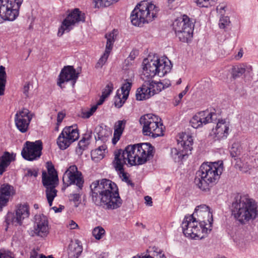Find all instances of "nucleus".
<instances>
[{"mask_svg":"<svg viewBox=\"0 0 258 258\" xmlns=\"http://www.w3.org/2000/svg\"><path fill=\"white\" fill-rule=\"evenodd\" d=\"M152 150V147L148 143L130 145L126 146L124 150H115L113 164L121 180L134 187V184L129 179L127 173L124 171V165L126 164V162L131 166L145 163L153 156Z\"/></svg>","mask_w":258,"mask_h":258,"instance_id":"f257e3e1","label":"nucleus"},{"mask_svg":"<svg viewBox=\"0 0 258 258\" xmlns=\"http://www.w3.org/2000/svg\"><path fill=\"white\" fill-rule=\"evenodd\" d=\"M90 195L93 203L97 206L106 210H114L122 205L118 188L115 183L109 179L95 180L90 186Z\"/></svg>","mask_w":258,"mask_h":258,"instance_id":"f03ea898","label":"nucleus"},{"mask_svg":"<svg viewBox=\"0 0 258 258\" xmlns=\"http://www.w3.org/2000/svg\"><path fill=\"white\" fill-rule=\"evenodd\" d=\"M211 122H217L215 127L212 129L210 134L213 138L215 140L226 139L229 134V122L225 119L218 118V115L215 112L208 110L200 111L196 113L190 120L191 125L195 128Z\"/></svg>","mask_w":258,"mask_h":258,"instance_id":"7ed1b4c3","label":"nucleus"},{"mask_svg":"<svg viewBox=\"0 0 258 258\" xmlns=\"http://www.w3.org/2000/svg\"><path fill=\"white\" fill-rule=\"evenodd\" d=\"M223 168L222 161L202 164L196 173L195 184L201 190L209 191L210 187L215 184L219 178Z\"/></svg>","mask_w":258,"mask_h":258,"instance_id":"20e7f679","label":"nucleus"},{"mask_svg":"<svg viewBox=\"0 0 258 258\" xmlns=\"http://www.w3.org/2000/svg\"><path fill=\"white\" fill-rule=\"evenodd\" d=\"M143 73L141 78L143 80L152 79L155 76L163 77L170 72L172 64L167 58H159L157 56H148L143 60Z\"/></svg>","mask_w":258,"mask_h":258,"instance_id":"39448f33","label":"nucleus"},{"mask_svg":"<svg viewBox=\"0 0 258 258\" xmlns=\"http://www.w3.org/2000/svg\"><path fill=\"white\" fill-rule=\"evenodd\" d=\"M159 9L154 4L146 1L138 4L131 15L132 23L137 26L152 21L157 17Z\"/></svg>","mask_w":258,"mask_h":258,"instance_id":"423d86ee","label":"nucleus"},{"mask_svg":"<svg viewBox=\"0 0 258 258\" xmlns=\"http://www.w3.org/2000/svg\"><path fill=\"white\" fill-rule=\"evenodd\" d=\"M143 81L144 83L137 89L136 94L137 100L140 101L147 99L171 85L170 81L166 79L162 81H153L152 79Z\"/></svg>","mask_w":258,"mask_h":258,"instance_id":"0eeeda50","label":"nucleus"},{"mask_svg":"<svg viewBox=\"0 0 258 258\" xmlns=\"http://www.w3.org/2000/svg\"><path fill=\"white\" fill-rule=\"evenodd\" d=\"M139 121L143 125L144 135L155 138L163 135V124L160 122L161 119L157 116L152 113L146 114L142 115Z\"/></svg>","mask_w":258,"mask_h":258,"instance_id":"6e6552de","label":"nucleus"},{"mask_svg":"<svg viewBox=\"0 0 258 258\" xmlns=\"http://www.w3.org/2000/svg\"><path fill=\"white\" fill-rule=\"evenodd\" d=\"M173 29L180 41L188 42L192 38L194 24L186 15L178 18L173 22Z\"/></svg>","mask_w":258,"mask_h":258,"instance_id":"1a4fd4ad","label":"nucleus"},{"mask_svg":"<svg viewBox=\"0 0 258 258\" xmlns=\"http://www.w3.org/2000/svg\"><path fill=\"white\" fill-rule=\"evenodd\" d=\"M22 2L23 0H0V23L16 19Z\"/></svg>","mask_w":258,"mask_h":258,"instance_id":"9d476101","label":"nucleus"},{"mask_svg":"<svg viewBox=\"0 0 258 258\" xmlns=\"http://www.w3.org/2000/svg\"><path fill=\"white\" fill-rule=\"evenodd\" d=\"M177 141L178 146L182 149L172 148L171 150V155L175 162L181 161L185 156L190 154L192 149L193 139L189 134L182 133Z\"/></svg>","mask_w":258,"mask_h":258,"instance_id":"9b49d317","label":"nucleus"},{"mask_svg":"<svg viewBox=\"0 0 258 258\" xmlns=\"http://www.w3.org/2000/svg\"><path fill=\"white\" fill-rule=\"evenodd\" d=\"M181 228L184 235L192 239L202 238L206 235L202 231L199 222L196 220L193 215L184 217L181 224Z\"/></svg>","mask_w":258,"mask_h":258,"instance_id":"f8f14e48","label":"nucleus"},{"mask_svg":"<svg viewBox=\"0 0 258 258\" xmlns=\"http://www.w3.org/2000/svg\"><path fill=\"white\" fill-rule=\"evenodd\" d=\"M79 137L78 130L76 126H67L63 129L57 138V144L61 150H65Z\"/></svg>","mask_w":258,"mask_h":258,"instance_id":"ddd939ff","label":"nucleus"},{"mask_svg":"<svg viewBox=\"0 0 258 258\" xmlns=\"http://www.w3.org/2000/svg\"><path fill=\"white\" fill-rule=\"evenodd\" d=\"M57 175H47L45 171L42 174V181L43 186L46 188V196L49 206L52 205V202L57 195V190L55 189L58 184Z\"/></svg>","mask_w":258,"mask_h":258,"instance_id":"4468645a","label":"nucleus"},{"mask_svg":"<svg viewBox=\"0 0 258 258\" xmlns=\"http://www.w3.org/2000/svg\"><path fill=\"white\" fill-rule=\"evenodd\" d=\"M42 149V142L40 140L34 142L27 141L24 145L21 155L27 160H35L41 156Z\"/></svg>","mask_w":258,"mask_h":258,"instance_id":"2eb2a0df","label":"nucleus"},{"mask_svg":"<svg viewBox=\"0 0 258 258\" xmlns=\"http://www.w3.org/2000/svg\"><path fill=\"white\" fill-rule=\"evenodd\" d=\"M84 14H82L79 9H75L63 21L61 27L59 28L57 35L61 36L65 31H69L72 26L79 22H84Z\"/></svg>","mask_w":258,"mask_h":258,"instance_id":"dca6fc26","label":"nucleus"},{"mask_svg":"<svg viewBox=\"0 0 258 258\" xmlns=\"http://www.w3.org/2000/svg\"><path fill=\"white\" fill-rule=\"evenodd\" d=\"M67 178L68 186L75 184L79 190H81L83 186L84 180L82 173L78 171L76 165H72L65 172L63 176V181L65 182Z\"/></svg>","mask_w":258,"mask_h":258,"instance_id":"f3484780","label":"nucleus"},{"mask_svg":"<svg viewBox=\"0 0 258 258\" xmlns=\"http://www.w3.org/2000/svg\"><path fill=\"white\" fill-rule=\"evenodd\" d=\"M30 211L29 206L26 204H20L16 209V215L9 214L6 218V222L8 225L12 224L15 226L20 225L24 219L29 217Z\"/></svg>","mask_w":258,"mask_h":258,"instance_id":"a211bd4d","label":"nucleus"},{"mask_svg":"<svg viewBox=\"0 0 258 258\" xmlns=\"http://www.w3.org/2000/svg\"><path fill=\"white\" fill-rule=\"evenodd\" d=\"M33 115L34 114L26 108L17 111L15 116V122L17 128L21 133L27 131Z\"/></svg>","mask_w":258,"mask_h":258,"instance_id":"6ab92c4d","label":"nucleus"},{"mask_svg":"<svg viewBox=\"0 0 258 258\" xmlns=\"http://www.w3.org/2000/svg\"><path fill=\"white\" fill-rule=\"evenodd\" d=\"M243 210L244 219L246 221L253 220L258 216V207L256 203L246 195L243 196Z\"/></svg>","mask_w":258,"mask_h":258,"instance_id":"aec40b11","label":"nucleus"},{"mask_svg":"<svg viewBox=\"0 0 258 258\" xmlns=\"http://www.w3.org/2000/svg\"><path fill=\"white\" fill-rule=\"evenodd\" d=\"M79 74L73 66H68L64 67L61 70L59 76V80L57 85L62 87L61 84L64 82H71L74 86L78 78Z\"/></svg>","mask_w":258,"mask_h":258,"instance_id":"412c9836","label":"nucleus"},{"mask_svg":"<svg viewBox=\"0 0 258 258\" xmlns=\"http://www.w3.org/2000/svg\"><path fill=\"white\" fill-rule=\"evenodd\" d=\"M34 233L40 237H45L48 233V221L43 215H37L35 216Z\"/></svg>","mask_w":258,"mask_h":258,"instance_id":"4be33fe9","label":"nucleus"},{"mask_svg":"<svg viewBox=\"0 0 258 258\" xmlns=\"http://www.w3.org/2000/svg\"><path fill=\"white\" fill-rule=\"evenodd\" d=\"M200 224V228L202 231L207 234L212 230L213 224V215L210 211H205V212H200L197 215Z\"/></svg>","mask_w":258,"mask_h":258,"instance_id":"5701e85b","label":"nucleus"},{"mask_svg":"<svg viewBox=\"0 0 258 258\" xmlns=\"http://www.w3.org/2000/svg\"><path fill=\"white\" fill-rule=\"evenodd\" d=\"M132 85V83L127 81L122 85L120 88V94L119 93V90L117 91L114 101V105L116 107L119 108L125 103L128 98Z\"/></svg>","mask_w":258,"mask_h":258,"instance_id":"b1692460","label":"nucleus"},{"mask_svg":"<svg viewBox=\"0 0 258 258\" xmlns=\"http://www.w3.org/2000/svg\"><path fill=\"white\" fill-rule=\"evenodd\" d=\"M15 194L14 187L8 183L3 184L0 187V209L5 206L11 196Z\"/></svg>","mask_w":258,"mask_h":258,"instance_id":"393cba45","label":"nucleus"},{"mask_svg":"<svg viewBox=\"0 0 258 258\" xmlns=\"http://www.w3.org/2000/svg\"><path fill=\"white\" fill-rule=\"evenodd\" d=\"M242 195H238L233 202L230 209L232 216L238 221L239 224H242V207H241Z\"/></svg>","mask_w":258,"mask_h":258,"instance_id":"a878e982","label":"nucleus"},{"mask_svg":"<svg viewBox=\"0 0 258 258\" xmlns=\"http://www.w3.org/2000/svg\"><path fill=\"white\" fill-rule=\"evenodd\" d=\"M15 156L8 152H5L0 157V175H2L11 162L14 160Z\"/></svg>","mask_w":258,"mask_h":258,"instance_id":"bb28decb","label":"nucleus"},{"mask_svg":"<svg viewBox=\"0 0 258 258\" xmlns=\"http://www.w3.org/2000/svg\"><path fill=\"white\" fill-rule=\"evenodd\" d=\"M95 133L97 134V136H95L96 140H101L103 142L106 141L107 138L111 134L109 128L103 124L97 125L95 127Z\"/></svg>","mask_w":258,"mask_h":258,"instance_id":"cd10ccee","label":"nucleus"},{"mask_svg":"<svg viewBox=\"0 0 258 258\" xmlns=\"http://www.w3.org/2000/svg\"><path fill=\"white\" fill-rule=\"evenodd\" d=\"M107 146L105 145H102L99 146L97 149L92 151V159L96 162L102 159L105 156V152Z\"/></svg>","mask_w":258,"mask_h":258,"instance_id":"c85d7f7f","label":"nucleus"},{"mask_svg":"<svg viewBox=\"0 0 258 258\" xmlns=\"http://www.w3.org/2000/svg\"><path fill=\"white\" fill-rule=\"evenodd\" d=\"M91 138V135H86L85 137H83V138L79 141L78 144V147L76 149V152L78 154L81 155L83 151L87 148V146L90 144V140Z\"/></svg>","mask_w":258,"mask_h":258,"instance_id":"c756f323","label":"nucleus"},{"mask_svg":"<svg viewBox=\"0 0 258 258\" xmlns=\"http://www.w3.org/2000/svg\"><path fill=\"white\" fill-rule=\"evenodd\" d=\"M113 89V85L112 83L110 82L106 85V87L102 91V95L97 102V105H101L104 102L105 99L107 98L112 92Z\"/></svg>","mask_w":258,"mask_h":258,"instance_id":"7c9ffc66","label":"nucleus"},{"mask_svg":"<svg viewBox=\"0 0 258 258\" xmlns=\"http://www.w3.org/2000/svg\"><path fill=\"white\" fill-rule=\"evenodd\" d=\"M117 31L113 30L111 32L106 34L105 37L107 39V42L106 45L105 50L111 51L112 46L115 41V38L116 35V33Z\"/></svg>","mask_w":258,"mask_h":258,"instance_id":"2f4dec72","label":"nucleus"},{"mask_svg":"<svg viewBox=\"0 0 258 258\" xmlns=\"http://www.w3.org/2000/svg\"><path fill=\"white\" fill-rule=\"evenodd\" d=\"M7 74L5 68L0 66V96L4 95L6 83Z\"/></svg>","mask_w":258,"mask_h":258,"instance_id":"473e14b6","label":"nucleus"},{"mask_svg":"<svg viewBox=\"0 0 258 258\" xmlns=\"http://www.w3.org/2000/svg\"><path fill=\"white\" fill-rule=\"evenodd\" d=\"M126 121L124 120H118L115 124L114 136L117 137L119 140L125 127Z\"/></svg>","mask_w":258,"mask_h":258,"instance_id":"72a5a7b5","label":"nucleus"},{"mask_svg":"<svg viewBox=\"0 0 258 258\" xmlns=\"http://www.w3.org/2000/svg\"><path fill=\"white\" fill-rule=\"evenodd\" d=\"M116 3V0H94L95 8L107 7Z\"/></svg>","mask_w":258,"mask_h":258,"instance_id":"f704fd0d","label":"nucleus"},{"mask_svg":"<svg viewBox=\"0 0 258 258\" xmlns=\"http://www.w3.org/2000/svg\"><path fill=\"white\" fill-rule=\"evenodd\" d=\"M242 148L238 146L237 144H233L230 150V154L232 157L236 160V157H241V150Z\"/></svg>","mask_w":258,"mask_h":258,"instance_id":"c9c22d12","label":"nucleus"},{"mask_svg":"<svg viewBox=\"0 0 258 258\" xmlns=\"http://www.w3.org/2000/svg\"><path fill=\"white\" fill-rule=\"evenodd\" d=\"M105 233V230L101 226L94 228L92 231L93 235L97 240L101 239Z\"/></svg>","mask_w":258,"mask_h":258,"instance_id":"e433bc0d","label":"nucleus"},{"mask_svg":"<svg viewBox=\"0 0 258 258\" xmlns=\"http://www.w3.org/2000/svg\"><path fill=\"white\" fill-rule=\"evenodd\" d=\"M110 52L109 51L106 50H105V52H104L103 54L101 56L100 58L97 62L95 66L96 68H101L103 67V66L106 62L109 55Z\"/></svg>","mask_w":258,"mask_h":258,"instance_id":"4c0bfd02","label":"nucleus"},{"mask_svg":"<svg viewBox=\"0 0 258 258\" xmlns=\"http://www.w3.org/2000/svg\"><path fill=\"white\" fill-rule=\"evenodd\" d=\"M252 68L250 65H243V74L246 80H249L252 77Z\"/></svg>","mask_w":258,"mask_h":258,"instance_id":"58836bf2","label":"nucleus"},{"mask_svg":"<svg viewBox=\"0 0 258 258\" xmlns=\"http://www.w3.org/2000/svg\"><path fill=\"white\" fill-rule=\"evenodd\" d=\"M97 104L93 105L91 108L87 110H84L82 113V117L84 118H89L96 110L97 108Z\"/></svg>","mask_w":258,"mask_h":258,"instance_id":"ea45409f","label":"nucleus"},{"mask_svg":"<svg viewBox=\"0 0 258 258\" xmlns=\"http://www.w3.org/2000/svg\"><path fill=\"white\" fill-rule=\"evenodd\" d=\"M210 210V208L208 206H207V205H201L199 206H197L196 208L193 215H197L198 214L200 213V212L204 213V212H205V211H208Z\"/></svg>","mask_w":258,"mask_h":258,"instance_id":"a19ab883","label":"nucleus"},{"mask_svg":"<svg viewBox=\"0 0 258 258\" xmlns=\"http://www.w3.org/2000/svg\"><path fill=\"white\" fill-rule=\"evenodd\" d=\"M242 68L238 66H235L233 68L232 71V76L234 79L239 77L242 74Z\"/></svg>","mask_w":258,"mask_h":258,"instance_id":"79ce46f5","label":"nucleus"},{"mask_svg":"<svg viewBox=\"0 0 258 258\" xmlns=\"http://www.w3.org/2000/svg\"><path fill=\"white\" fill-rule=\"evenodd\" d=\"M213 0H194V2L200 7H208Z\"/></svg>","mask_w":258,"mask_h":258,"instance_id":"37998d69","label":"nucleus"},{"mask_svg":"<svg viewBox=\"0 0 258 258\" xmlns=\"http://www.w3.org/2000/svg\"><path fill=\"white\" fill-rule=\"evenodd\" d=\"M229 19L228 17H222L219 20V25L220 28H224L229 23Z\"/></svg>","mask_w":258,"mask_h":258,"instance_id":"c03bdc74","label":"nucleus"},{"mask_svg":"<svg viewBox=\"0 0 258 258\" xmlns=\"http://www.w3.org/2000/svg\"><path fill=\"white\" fill-rule=\"evenodd\" d=\"M47 175H57L54 166L51 162H47Z\"/></svg>","mask_w":258,"mask_h":258,"instance_id":"a18cd8bd","label":"nucleus"},{"mask_svg":"<svg viewBox=\"0 0 258 258\" xmlns=\"http://www.w3.org/2000/svg\"><path fill=\"white\" fill-rule=\"evenodd\" d=\"M69 198L70 201H73L74 203L80 202L81 195L80 194H72L69 196Z\"/></svg>","mask_w":258,"mask_h":258,"instance_id":"49530a36","label":"nucleus"},{"mask_svg":"<svg viewBox=\"0 0 258 258\" xmlns=\"http://www.w3.org/2000/svg\"><path fill=\"white\" fill-rule=\"evenodd\" d=\"M236 158L237 159V160H235L233 159V160L232 161V163H234V166L235 167V168H238L239 170L240 171H241L242 170V166H241L242 161H241V157H236Z\"/></svg>","mask_w":258,"mask_h":258,"instance_id":"de8ad7c7","label":"nucleus"},{"mask_svg":"<svg viewBox=\"0 0 258 258\" xmlns=\"http://www.w3.org/2000/svg\"><path fill=\"white\" fill-rule=\"evenodd\" d=\"M0 258H14L12 253L9 251H0Z\"/></svg>","mask_w":258,"mask_h":258,"instance_id":"09e8293b","label":"nucleus"},{"mask_svg":"<svg viewBox=\"0 0 258 258\" xmlns=\"http://www.w3.org/2000/svg\"><path fill=\"white\" fill-rule=\"evenodd\" d=\"M26 175L28 176H34L36 177L38 175V173L37 170L35 169H28L27 170Z\"/></svg>","mask_w":258,"mask_h":258,"instance_id":"8fccbe9b","label":"nucleus"},{"mask_svg":"<svg viewBox=\"0 0 258 258\" xmlns=\"http://www.w3.org/2000/svg\"><path fill=\"white\" fill-rule=\"evenodd\" d=\"M139 54V52L137 50H133L130 53L129 56L128 57V59L130 60H133Z\"/></svg>","mask_w":258,"mask_h":258,"instance_id":"3c124183","label":"nucleus"},{"mask_svg":"<svg viewBox=\"0 0 258 258\" xmlns=\"http://www.w3.org/2000/svg\"><path fill=\"white\" fill-rule=\"evenodd\" d=\"M64 116H65V114L64 113H63L62 112H59L58 113L57 116V125H58L59 123H60L62 122Z\"/></svg>","mask_w":258,"mask_h":258,"instance_id":"603ef678","label":"nucleus"},{"mask_svg":"<svg viewBox=\"0 0 258 258\" xmlns=\"http://www.w3.org/2000/svg\"><path fill=\"white\" fill-rule=\"evenodd\" d=\"M78 227V224L73 220L70 221L68 227L70 229H75Z\"/></svg>","mask_w":258,"mask_h":258,"instance_id":"864d4df0","label":"nucleus"},{"mask_svg":"<svg viewBox=\"0 0 258 258\" xmlns=\"http://www.w3.org/2000/svg\"><path fill=\"white\" fill-rule=\"evenodd\" d=\"M29 88H30V86H29V83L26 84L24 85V88H23V93L27 97L28 96Z\"/></svg>","mask_w":258,"mask_h":258,"instance_id":"5fc2aeb1","label":"nucleus"},{"mask_svg":"<svg viewBox=\"0 0 258 258\" xmlns=\"http://www.w3.org/2000/svg\"><path fill=\"white\" fill-rule=\"evenodd\" d=\"M145 203L147 205L149 206H152V199L150 197L148 196L145 197Z\"/></svg>","mask_w":258,"mask_h":258,"instance_id":"6e6d98bb","label":"nucleus"},{"mask_svg":"<svg viewBox=\"0 0 258 258\" xmlns=\"http://www.w3.org/2000/svg\"><path fill=\"white\" fill-rule=\"evenodd\" d=\"M188 89V86H186V87L185 88V90H183L182 92H181V93H180L179 94L178 98H179V99H182L183 96L186 93Z\"/></svg>","mask_w":258,"mask_h":258,"instance_id":"4d7b16f0","label":"nucleus"},{"mask_svg":"<svg viewBox=\"0 0 258 258\" xmlns=\"http://www.w3.org/2000/svg\"><path fill=\"white\" fill-rule=\"evenodd\" d=\"M225 6L224 5H219L217 7V11L220 14H222V11L224 10Z\"/></svg>","mask_w":258,"mask_h":258,"instance_id":"13d9d810","label":"nucleus"},{"mask_svg":"<svg viewBox=\"0 0 258 258\" xmlns=\"http://www.w3.org/2000/svg\"><path fill=\"white\" fill-rule=\"evenodd\" d=\"M246 164H247V167L245 169V170H243L244 172H247L249 169H250L252 167H254V165L253 163H249L248 162H246Z\"/></svg>","mask_w":258,"mask_h":258,"instance_id":"bf43d9fd","label":"nucleus"},{"mask_svg":"<svg viewBox=\"0 0 258 258\" xmlns=\"http://www.w3.org/2000/svg\"><path fill=\"white\" fill-rule=\"evenodd\" d=\"M30 258H38V253L36 251H33L31 254Z\"/></svg>","mask_w":258,"mask_h":258,"instance_id":"052dcab7","label":"nucleus"},{"mask_svg":"<svg viewBox=\"0 0 258 258\" xmlns=\"http://www.w3.org/2000/svg\"><path fill=\"white\" fill-rule=\"evenodd\" d=\"M40 258H54L52 255L45 256L42 254L40 255Z\"/></svg>","mask_w":258,"mask_h":258,"instance_id":"680f3d73","label":"nucleus"},{"mask_svg":"<svg viewBox=\"0 0 258 258\" xmlns=\"http://www.w3.org/2000/svg\"><path fill=\"white\" fill-rule=\"evenodd\" d=\"M77 247L78 249V251H77V257H78V255H79V254L82 251V248L78 245H77Z\"/></svg>","mask_w":258,"mask_h":258,"instance_id":"e2e57ef3","label":"nucleus"},{"mask_svg":"<svg viewBox=\"0 0 258 258\" xmlns=\"http://www.w3.org/2000/svg\"><path fill=\"white\" fill-rule=\"evenodd\" d=\"M241 57H242V52H241V50H240V51H239V52L238 53V55L237 56H236V59H238Z\"/></svg>","mask_w":258,"mask_h":258,"instance_id":"0e129e2a","label":"nucleus"},{"mask_svg":"<svg viewBox=\"0 0 258 258\" xmlns=\"http://www.w3.org/2000/svg\"><path fill=\"white\" fill-rule=\"evenodd\" d=\"M180 100L181 99H179V98H178V99H176L175 101V105H177L180 102Z\"/></svg>","mask_w":258,"mask_h":258,"instance_id":"69168bd1","label":"nucleus"},{"mask_svg":"<svg viewBox=\"0 0 258 258\" xmlns=\"http://www.w3.org/2000/svg\"><path fill=\"white\" fill-rule=\"evenodd\" d=\"M114 139L112 140V142H113V144H115V143H116V142L118 140H117V137H115V136H114Z\"/></svg>","mask_w":258,"mask_h":258,"instance_id":"338daca9","label":"nucleus"},{"mask_svg":"<svg viewBox=\"0 0 258 258\" xmlns=\"http://www.w3.org/2000/svg\"><path fill=\"white\" fill-rule=\"evenodd\" d=\"M53 209L55 210L56 212H60L61 211V208L60 209H57L56 207H54L53 208Z\"/></svg>","mask_w":258,"mask_h":258,"instance_id":"774afa93","label":"nucleus"}]
</instances>
